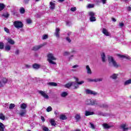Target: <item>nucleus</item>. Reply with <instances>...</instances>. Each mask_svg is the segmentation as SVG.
Wrapping results in <instances>:
<instances>
[{"instance_id":"nucleus-1","label":"nucleus","mask_w":131,"mask_h":131,"mask_svg":"<svg viewBox=\"0 0 131 131\" xmlns=\"http://www.w3.org/2000/svg\"><path fill=\"white\" fill-rule=\"evenodd\" d=\"M48 61L49 62L50 64H53V65H56L57 64L56 62L54 61H56L57 58L54 56V54L52 53H50L47 55Z\"/></svg>"},{"instance_id":"nucleus-2","label":"nucleus","mask_w":131,"mask_h":131,"mask_svg":"<svg viewBox=\"0 0 131 131\" xmlns=\"http://www.w3.org/2000/svg\"><path fill=\"white\" fill-rule=\"evenodd\" d=\"M108 61L111 64V65H113L114 67H115V68H118L120 65L119 64L117 63L116 61L114 60V59L112 57V56H108Z\"/></svg>"},{"instance_id":"nucleus-3","label":"nucleus","mask_w":131,"mask_h":131,"mask_svg":"<svg viewBox=\"0 0 131 131\" xmlns=\"http://www.w3.org/2000/svg\"><path fill=\"white\" fill-rule=\"evenodd\" d=\"M96 13L93 11H90L88 12V16L90 17V20L91 22H95L96 21V17L95 15Z\"/></svg>"},{"instance_id":"nucleus-4","label":"nucleus","mask_w":131,"mask_h":131,"mask_svg":"<svg viewBox=\"0 0 131 131\" xmlns=\"http://www.w3.org/2000/svg\"><path fill=\"white\" fill-rule=\"evenodd\" d=\"M8 82V79L0 76V88H3Z\"/></svg>"},{"instance_id":"nucleus-5","label":"nucleus","mask_w":131,"mask_h":131,"mask_svg":"<svg viewBox=\"0 0 131 131\" xmlns=\"http://www.w3.org/2000/svg\"><path fill=\"white\" fill-rule=\"evenodd\" d=\"M74 86L75 89L78 88V85L76 83V82H71L64 85L66 88H70V86Z\"/></svg>"},{"instance_id":"nucleus-6","label":"nucleus","mask_w":131,"mask_h":131,"mask_svg":"<svg viewBox=\"0 0 131 131\" xmlns=\"http://www.w3.org/2000/svg\"><path fill=\"white\" fill-rule=\"evenodd\" d=\"M85 103L86 105H97V104H98V103L97 102V101L94 99H88L86 101Z\"/></svg>"},{"instance_id":"nucleus-7","label":"nucleus","mask_w":131,"mask_h":131,"mask_svg":"<svg viewBox=\"0 0 131 131\" xmlns=\"http://www.w3.org/2000/svg\"><path fill=\"white\" fill-rule=\"evenodd\" d=\"M14 25L16 28H22L23 27V24L19 21H14Z\"/></svg>"},{"instance_id":"nucleus-8","label":"nucleus","mask_w":131,"mask_h":131,"mask_svg":"<svg viewBox=\"0 0 131 131\" xmlns=\"http://www.w3.org/2000/svg\"><path fill=\"white\" fill-rule=\"evenodd\" d=\"M39 93L42 97L45 98V99H46L47 100L49 99V95L47 94V93H46V92L40 91H39Z\"/></svg>"},{"instance_id":"nucleus-9","label":"nucleus","mask_w":131,"mask_h":131,"mask_svg":"<svg viewBox=\"0 0 131 131\" xmlns=\"http://www.w3.org/2000/svg\"><path fill=\"white\" fill-rule=\"evenodd\" d=\"M102 32L106 36H110V35H111L110 32H109L105 28H102Z\"/></svg>"},{"instance_id":"nucleus-10","label":"nucleus","mask_w":131,"mask_h":131,"mask_svg":"<svg viewBox=\"0 0 131 131\" xmlns=\"http://www.w3.org/2000/svg\"><path fill=\"white\" fill-rule=\"evenodd\" d=\"M54 35L56 36L57 38H59L60 37V29L59 28H56L54 33Z\"/></svg>"},{"instance_id":"nucleus-11","label":"nucleus","mask_w":131,"mask_h":131,"mask_svg":"<svg viewBox=\"0 0 131 131\" xmlns=\"http://www.w3.org/2000/svg\"><path fill=\"white\" fill-rule=\"evenodd\" d=\"M26 110H21L19 112V116H21V117H23L26 115Z\"/></svg>"},{"instance_id":"nucleus-12","label":"nucleus","mask_w":131,"mask_h":131,"mask_svg":"<svg viewBox=\"0 0 131 131\" xmlns=\"http://www.w3.org/2000/svg\"><path fill=\"white\" fill-rule=\"evenodd\" d=\"M118 57H119L120 58H122V59H127V60H131L130 57H129V56H127V55H122L120 54H118Z\"/></svg>"},{"instance_id":"nucleus-13","label":"nucleus","mask_w":131,"mask_h":131,"mask_svg":"<svg viewBox=\"0 0 131 131\" xmlns=\"http://www.w3.org/2000/svg\"><path fill=\"white\" fill-rule=\"evenodd\" d=\"M85 92L86 94H89V95H97V93L89 89L86 90Z\"/></svg>"},{"instance_id":"nucleus-14","label":"nucleus","mask_w":131,"mask_h":131,"mask_svg":"<svg viewBox=\"0 0 131 131\" xmlns=\"http://www.w3.org/2000/svg\"><path fill=\"white\" fill-rule=\"evenodd\" d=\"M42 47H43V45H42L36 46L33 48V51H38V50H39V49H41V48H42Z\"/></svg>"},{"instance_id":"nucleus-15","label":"nucleus","mask_w":131,"mask_h":131,"mask_svg":"<svg viewBox=\"0 0 131 131\" xmlns=\"http://www.w3.org/2000/svg\"><path fill=\"white\" fill-rule=\"evenodd\" d=\"M74 79L76 80V83H77V84H78H78H82L84 83V81H78L79 79H78V78H77V77H75Z\"/></svg>"},{"instance_id":"nucleus-16","label":"nucleus","mask_w":131,"mask_h":131,"mask_svg":"<svg viewBox=\"0 0 131 131\" xmlns=\"http://www.w3.org/2000/svg\"><path fill=\"white\" fill-rule=\"evenodd\" d=\"M50 8L51 9V10H54V9H55V1H52L50 3Z\"/></svg>"},{"instance_id":"nucleus-17","label":"nucleus","mask_w":131,"mask_h":131,"mask_svg":"<svg viewBox=\"0 0 131 131\" xmlns=\"http://www.w3.org/2000/svg\"><path fill=\"white\" fill-rule=\"evenodd\" d=\"M88 80L89 81H91V82L94 81L95 82H97L98 81H102L103 80V79L102 78H97V79H89Z\"/></svg>"},{"instance_id":"nucleus-18","label":"nucleus","mask_w":131,"mask_h":131,"mask_svg":"<svg viewBox=\"0 0 131 131\" xmlns=\"http://www.w3.org/2000/svg\"><path fill=\"white\" fill-rule=\"evenodd\" d=\"M121 128L123 131H126L128 130V128H127V126L126 124H123L121 126Z\"/></svg>"},{"instance_id":"nucleus-19","label":"nucleus","mask_w":131,"mask_h":131,"mask_svg":"<svg viewBox=\"0 0 131 131\" xmlns=\"http://www.w3.org/2000/svg\"><path fill=\"white\" fill-rule=\"evenodd\" d=\"M101 56L102 62H106V56L105 55V53L104 52L101 53Z\"/></svg>"},{"instance_id":"nucleus-20","label":"nucleus","mask_w":131,"mask_h":131,"mask_svg":"<svg viewBox=\"0 0 131 131\" xmlns=\"http://www.w3.org/2000/svg\"><path fill=\"white\" fill-rule=\"evenodd\" d=\"M86 70L88 74H92V70H91V68H90L89 66H86Z\"/></svg>"},{"instance_id":"nucleus-21","label":"nucleus","mask_w":131,"mask_h":131,"mask_svg":"<svg viewBox=\"0 0 131 131\" xmlns=\"http://www.w3.org/2000/svg\"><path fill=\"white\" fill-rule=\"evenodd\" d=\"M7 41L8 43H10V45H15V41H14V40L12 39L11 38H8Z\"/></svg>"},{"instance_id":"nucleus-22","label":"nucleus","mask_w":131,"mask_h":131,"mask_svg":"<svg viewBox=\"0 0 131 131\" xmlns=\"http://www.w3.org/2000/svg\"><path fill=\"white\" fill-rule=\"evenodd\" d=\"M61 97L62 98H65L66 97H67L68 96V92H63L60 94Z\"/></svg>"},{"instance_id":"nucleus-23","label":"nucleus","mask_w":131,"mask_h":131,"mask_svg":"<svg viewBox=\"0 0 131 131\" xmlns=\"http://www.w3.org/2000/svg\"><path fill=\"white\" fill-rule=\"evenodd\" d=\"M20 108L21 109H23V110H26V108H27V104L25 103H22L20 105Z\"/></svg>"},{"instance_id":"nucleus-24","label":"nucleus","mask_w":131,"mask_h":131,"mask_svg":"<svg viewBox=\"0 0 131 131\" xmlns=\"http://www.w3.org/2000/svg\"><path fill=\"white\" fill-rule=\"evenodd\" d=\"M33 68L34 69H39L40 68V64L35 63L33 65Z\"/></svg>"},{"instance_id":"nucleus-25","label":"nucleus","mask_w":131,"mask_h":131,"mask_svg":"<svg viewBox=\"0 0 131 131\" xmlns=\"http://www.w3.org/2000/svg\"><path fill=\"white\" fill-rule=\"evenodd\" d=\"M118 77V74H113L111 76V78L112 79H116Z\"/></svg>"},{"instance_id":"nucleus-26","label":"nucleus","mask_w":131,"mask_h":131,"mask_svg":"<svg viewBox=\"0 0 131 131\" xmlns=\"http://www.w3.org/2000/svg\"><path fill=\"white\" fill-rule=\"evenodd\" d=\"M50 122L52 126H55L56 125V122H55V120H54V119H51L50 120Z\"/></svg>"},{"instance_id":"nucleus-27","label":"nucleus","mask_w":131,"mask_h":131,"mask_svg":"<svg viewBox=\"0 0 131 131\" xmlns=\"http://www.w3.org/2000/svg\"><path fill=\"white\" fill-rule=\"evenodd\" d=\"M131 83V79H129V80H126L124 82V85H128V84H130Z\"/></svg>"},{"instance_id":"nucleus-28","label":"nucleus","mask_w":131,"mask_h":131,"mask_svg":"<svg viewBox=\"0 0 131 131\" xmlns=\"http://www.w3.org/2000/svg\"><path fill=\"white\" fill-rule=\"evenodd\" d=\"M94 114L93 112H91L88 111H86L85 112V116H89L90 115H93Z\"/></svg>"},{"instance_id":"nucleus-29","label":"nucleus","mask_w":131,"mask_h":131,"mask_svg":"<svg viewBox=\"0 0 131 131\" xmlns=\"http://www.w3.org/2000/svg\"><path fill=\"white\" fill-rule=\"evenodd\" d=\"M102 126L104 127V128H105V129L110 128V127H111V126L109 125L107 123H104L102 124Z\"/></svg>"},{"instance_id":"nucleus-30","label":"nucleus","mask_w":131,"mask_h":131,"mask_svg":"<svg viewBox=\"0 0 131 131\" xmlns=\"http://www.w3.org/2000/svg\"><path fill=\"white\" fill-rule=\"evenodd\" d=\"M100 108H104V109H107L108 108V105L107 104H103L100 105Z\"/></svg>"},{"instance_id":"nucleus-31","label":"nucleus","mask_w":131,"mask_h":131,"mask_svg":"<svg viewBox=\"0 0 131 131\" xmlns=\"http://www.w3.org/2000/svg\"><path fill=\"white\" fill-rule=\"evenodd\" d=\"M4 129L5 125L2 123H0V131H4Z\"/></svg>"},{"instance_id":"nucleus-32","label":"nucleus","mask_w":131,"mask_h":131,"mask_svg":"<svg viewBox=\"0 0 131 131\" xmlns=\"http://www.w3.org/2000/svg\"><path fill=\"white\" fill-rule=\"evenodd\" d=\"M5 7L6 6H5V4L0 3V11H3V10L5 9Z\"/></svg>"},{"instance_id":"nucleus-33","label":"nucleus","mask_w":131,"mask_h":131,"mask_svg":"<svg viewBox=\"0 0 131 131\" xmlns=\"http://www.w3.org/2000/svg\"><path fill=\"white\" fill-rule=\"evenodd\" d=\"M60 119H61V120H65V119H67V117H66L65 115H61L60 116Z\"/></svg>"},{"instance_id":"nucleus-34","label":"nucleus","mask_w":131,"mask_h":131,"mask_svg":"<svg viewBox=\"0 0 131 131\" xmlns=\"http://www.w3.org/2000/svg\"><path fill=\"white\" fill-rule=\"evenodd\" d=\"M80 114H77L75 116V119L77 120V121H79V119H80Z\"/></svg>"},{"instance_id":"nucleus-35","label":"nucleus","mask_w":131,"mask_h":131,"mask_svg":"<svg viewBox=\"0 0 131 131\" xmlns=\"http://www.w3.org/2000/svg\"><path fill=\"white\" fill-rule=\"evenodd\" d=\"M95 5L94 4H88L86 6L88 9H92V8H94Z\"/></svg>"},{"instance_id":"nucleus-36","label":"nucleus","mask_w":131,"mask_h":131,"mask_svg":"<svg viewBox=\"0 0 131 131\" xmlns=\"http://www.w3.org/2000/svg\"><path fill=\"white\" fill-rule=\"evenodd\" d=\"M49 85H51V86H57L56 83L55 82H49L48 83Z\"/></svg>"},{"instance_id":"nucleus-37","label":"nucleus","mask_w":131,"mask_h":131,"mask_svg":"<svg viewBox=\"0 0 131 131\" xmlns=\"http://www.w3.org/2000/svg\"><path fill=\"white\" fill-rule=\"evenodd\" d=\"M19 12L20 14H24V13H25V9H24V8L21 7L19 10Z\"/></svg>"},{"instance_id":"nucleus-38","label":"nucleus","mask_w":131,"mask_h":131,"mask_svg":"<svg viewBox=\"0 0 131 131\" xmlns=\"http://www.w3.org/2000/svg\"><path fill=\"white\" fill-rule=\"evenodd\" d=\"M11 50V46L10 45H6L5 47V50L9 51Z\"/></svg>"},{"instance_id":"nucleus-39","label":"nucleus","mask_w":131,"mask_h":131,"mask_svg":"<svg viewBox=\"0 0 131 131\" xmlns=\"http://www.w3.org/2000/svg\"><path fill=\"white\" fill-rule=\"evenodd\" d=\"M42 129L43 130V131H50V130L48 129V127H47L46 126H43L42 127Z\"/></svg>"},{"instance_id":"nucleus-40","label":"nucleus","mask_w":131,"mask_h":131,"mask_svg":"<svg viewBox=\"0 0 131 131\" xmlns=\"http://www.w3.org/2000/svg\"><path fill=\"white\" fill-rule=\"evenodd\" d=\"M0 119H2V120H5V119H6V117L3 114H0Z\"/></svg>"},{"instance_id":"nucleus-41","label":"nucleus","mask_w":131,"mask_h":131,"mask_svg":"<svg viewBox=\"0 0 131 131\" xmlns=\"http://www.w3.org/2000/svg\"><path fill=\"white\" fill-rule=\"evenodd\" d=\"M3 17H5V18H8L9 17V15L8 12H6L5 13L3 14Z\"/></svg>"},{"instance_id":"nucleus-42","label":"nucleus","mask_w":131,"mask_h":131,"mask_svg":"<svg viewBox=\"0 0 131 131\" xmlns=\"http://www.w3.org/2000/svg\"><path fill=\"white\" fill-rule=\"evenodd\" d=\"M15 107V104L13 103H11L9 106V109H13Z\"/></svg>"},{"instance_id":"nucleus-43","label":"nucleus","mask_w":131,"mask_h":131,"mask_svg":"<svg viewBox=\"0 0 131 131\" xmlns=\"http://www.w3.org/2000/svg\"><path fill=\"white\" fill-rule=\"evenodd\" d=\"M119 26L121 28H122V27H123V26H124V24L123 23V22H121L119 23Z\"/></svg>"},{"instance_id":"nucleus-44","label":"nucleus","mask_w":131,"mask_h":131,"mask_svg":"<svg viewBox=\"0 0 131 131\" xmlns=\"http://www.w3.org/2000/svg\"><path fill=\"white\" fill-rule=\"evenodd\" d=\"M52 110H53V108H52V107H51V106H49V107L47 108V112H51V111H52Z\"/></svg>"},{"instance_id":"nucleus-45","label":"nucleus","mask_w":131,"mask_h":131,"mask_svg":"<svg viewBox=\"0 0 131 131\" xmlns=\"http://www.w3.org/2000/svg\"><path fill=\"white\" fill-rule=\"evenodd\" d=\"M63 56H69V55H70V53L67 51H65L64 52H63Z\"/></svg>"},{"instance_id":"nucleus-46","label":"nucleus","mask_w":131,"mask_h":131,"mask_svg":"<svg viewBox=\"0 0 131 131\" xmlns=\"http://www.w3.org/2000/svg\"><path fill=\"white\" fill-rule=\"evenodd\" d=\"M4 31H5L6 33H10V30H9V29H8L7 28H4Z\"/></svg>"},{"instance_id":"nucleus-47","label":"nucleus","mask_w":131,"mask_h":131,"mask_svg":"<svg viewBox=\"0 0 131 131\" xmlns=\"http://www.w3.org/2000/svg\"><path fill=\"white\" fill-rule=\"evenodd\" d=\"M90 126L91 128H92V129H95V128H96L95 125L92 123H90Z\"/></svg>"},{"instance_id":"nucleus-48","label":"nucleus","mask_w":131,"mask_h":131,"mask_svg":"<svg viewBox=\"0 0 131 131\" xmlns=\"http://www.w3.org/2000/svg\"><path fill=\"white\" fill-rule=\"evenodd\" d=\"M48 35L45 34V35H43L42 38V39H47L48 38Z\"/></svg>"},{"instance_id":"nucleus-49","label":"nucleus","mask_w":131,"mask_h":131,"mask_svg":"<svg viewBox=\"0 0 131 131\" xmlns=\"http://www.w3.org/2000/svg\"><path fill=\"white\" fill-rule=\"evenodd\" d=\"M26 21H27V23H28V24H31V23H32V21L30 19H27Z\"/></svg>"},{"instance_id":"nucleus-50","label":"nucleus","mask_w":131,"mask_h":131,"mask_svg":"<svg viewBox=\"0 0 131 131\" xmlns=\"http://www.w3.org/2000/svg\"><path fill=\"white\" fill-rule=\"evenodd\" d=\"M0 49H4V43L2 42H0Z\"/></svg>"},{"instance_id":"nucleus-51","label":"nucleus","mask_w":131,"mask_h":131,"mask_svg":"<svg viewBox=\"0 0 131 131\" xmlns=\"http://www.w3.org/2000/svg\"><path fill=\"white\" fill-rule=\"evenodd\" d=\"M71 11H72V12H75V11H76V8L72 7V8H71Z\"/></svg>"},{"instance_id":"nucleus-52","label":"nucleus","mask_w":131,"mask_h":131,"mask_svg":"<svg viewBox=\"0 0 131 131\" xmlns=\"http://www.w3.org/2000/svg\"><path fill=\"white\" fill-rule=\"evenodd\" d=\"M100 2L102 3L103 5H105L107 0H100Z\"/></svg>"},{"instance_id":"nucleus-53","label":"nucleus","mask_w":131,"mask_h":131,"mask_svg":"<svg viewBox=\"0 0 131 131\" xmlns=\"http://www.w3.org/2000/svg\"><path fill=\"white\" fill-rule=\"evenodd\" d=\"M66 39V40L68 41V42H70L71 41V39H70L68 37H67Z\"/></svg>"},{"instance_id":"nucleus-54","label":"nucleus","mask_w":131,"mask_h":131,"mask_svg":"<svg viewBox=\"0 0 131 131\" xmlns=\"http://www.w3.org/2000/svg\"><path fill=\"white\" fill-rule=\"evenodd\" d=\"M78 67H79V66L78 64H76L73 66L72 68L74 69V68H78Z\"/></svg>"},{"instance_id":"nucleus-55","label":"nucleus","mask_w":131,"mask_h":131,"mask_svg":"<svg viewBox=\"0 0 131 131\" xmlns=\"http://www.w3.org/2000/svg\"><path fill=\"white\" fill-rule=\"evenodd\" d=\"M15 53V55H19V53H20V51H19V50H16Z\"/></svg>"},{"instance_id":"nucleus-56","label":"nucleus","mask_w":131,"mask_h":131,"mask_svg":"<svg viewBox=\"0 0 131 131\" xmlns=\"http://www.w3.org/2000/svg\"><path fill=\"white\" fill-rule=\"evenodd\" d=\"M41 119L43 121V122H45V117L41 116Z\"/></svg>"},{"instance_id":"nucleus-57","label":"nucleus","mask_w":131,"mask_h":131,"mask_svg":"<svg viewBox=\"0 0 131 131\" xmlns=\"http://www.w3.org/2000/svg\"><path fill=\"white\" fill-rule=\"evenodd\" d=\"M74 57V55H71L70 57L69 58V60H71Z\"/></svg>"},{"instance_id":"nucleus-58","label":"nucleus","mask_w":131,"mask_h":131,"mask_svg":"<svg viewBox=\"0 0 131 131\" xmlns=\"http://www.w3.org/2000/svg\"><path fill=\"white\" fill-rule=\"evenodd\" d=\"M127 11H131V8L130 7H128L127 8Z\"/></svg>"},{"instance_id":"nucleus-59","label":"nucleus","mask_w":131,"mask_h":131,"mask_svg":"<svg viewBox=\"0 0 131 131\" xmlns=\"http://www.w3.org/2000/svg\"><path fill=\"white\" fill-rule=\"evenodd\" d=\"M58 111H55V112H54V114H55V115H58Z\"/></svg>"},{"instance_id":"nucleus-60","label":"nucleus","mask_w":131,"mask_h":131,"mask_svg":"<svg viewBox=\"0 0 131 131\" xmlns=\"http://www.w3.org/2000/svg\"><path fill=\"white\" fill-rule=\"evenodd\" d=\"M26 68H29L30 67V66H29L28 64H26Z\"/></svg>"},{"instance_id":"nucleus-61","label":"nucleus","mask_w":131,"mask_h":131,"mask_svg":"<svg viewBox=\"0 0 131 131\" xmlns=\"http://www.w3.org/2000/svg\"><path fill=\"white\" fill-rule=\"evenodd\" d=\"M112 21H113V22H116V19L115 18H112Z\"/></svg>"},{"instance_id":"nucleus-62","label":"nucleus","mask_w":131,"mask_h":131,"mask_svg":"<svg viewBox=\"0 0 131 131\" xmlns=\"http://www.w3.org/2000/svg\"><path fill=\"white\" fill-rule=\"evenodd\" d=\"M65 0H58V2H60V3H62V2H64Z\"/></svg>"},{"instance_id":"nucleus-63","label":"nucleus","mask_w":131,"mask_h":131,"mask_svg":"<svg viewBox=\"0 0 131 131\" xmlns=\"http://www.w3.org/2000/svg\"><path fill=\"white\" fill-rule=\"evenodd\" d=\"M25 2L26 3H27L28 2H29V0H25Z\"/></svg>"},{"instance_id":"nucleus-64","label":"nucleus","mask_w":131,"mask_h":131,"mask_svg":"<svg viewBox=\"0 0 131 131\" xmlns=\"http://www.w3.org/2000/svg\"><path fill=\"white\" fill-rule=\"evenodd\" d=\"M72 71H76V70L75 69H72Z\"/></svg>"}]
</instances>
